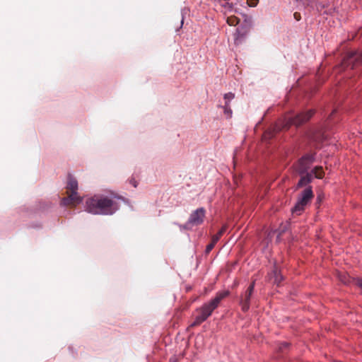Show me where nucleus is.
<instances>
[{
  "label": "nucleus",
  "instance_id": "nucleus-10",
  "mask_svg": "<svg viewBox=\"0 0 362 362\" xmlns=\"http://www.w3.org/2000/svg\"><path fill=\"white\" fill-rule=\"evenodd\" d=\"M228 228L227 225H223L222 228L220 229V230L216 234L212 236L211 242L206 246V253H209L212 249L214 247L216 243L219 240L221 237L223 235V233L226 231Z\"/></svg>",
  "mask_w": 362,
  "mask_h": 362
},
{
  "label": "nucleus",
  "instance_id": "nucleus-6",
  "mask_svg": "<svg viewBox=\"0 0 362 362\" xmlns=\"http://www.w3.org/2000/svg\"><path fill=\"white\" fill-rule=\"evenodd\" d=\"M314 161V157L313 155L307 154L303 156L298 162L296 170L299 175L305 173H310L309 171L311 165Z\"/></svg>",
  "mask_w": 362,
  "mask_h": 362
},
{
  "label": "nucleus",
  "instance_id": "nucleus-4",
  "mask_svg": "<svg viewBox=\"0 0 362 362\" xmlns=\"http://www.w3.org/2000/svg\"><path fill=\"white\" fill-rule=\"evenodd\" d=\"M313 197V192L310 186L303 190L298 196L296 204L291 209L293 215H300L305 211L306 206L310 202Z\"/></svg>",
  "mask_w": 362,
  "mask_h": 362
},
{
  "label": "nucleus",
  "instance_id": "nucleus-13",
  "mask_svg": "<svg viewBox=\"0 0 362 362\" xmlns=\"http://www.w3.org/2000/svg\"><path fill=\"white\" fill-rule=\"evenodd\" d=\"M274 273V282L279 285L283 280V276L281 274V272L277 269V268H275L273 271Z\"/></svg>",
  "mask_w": 362,
  "mask_h": 362
},
{
  "label": "nucleus",
  "instance_id": "nucleus-21",
  "mask_svg": "<svg viewBox=\"0 0 362 362\" xmlns=\"http://www.w3.org/2000/svg\"><path fill=\"white\" fill-rule=\"evenodd\" d=\"M236 35H237V37H235V40H238V38L240 37H243L245 35V33H242L240 30L239 28H238L236 30Z\"/></svg>",
  "mask_w": 362,
  "mask_h": 362
},
{
  "label": "nucleus",
  "instance_id": "nucleus-18",
  "mask_svg": "<svg viewBox=\"0 0 362 362\" xmlns=\"http://www.w3.org/2000/svg\"><path fill=\"white\" fill-rule=\"evenodd\" d=\"M289 346V344L288 342H281L279 344L278 350L279 351L283 352L284 350H286Z\"/></svg>",
  "mask_w": 362,
  "mask_h": 362
},
{
  "label": "nucleus",
  "instance_id": "nucleus-9",
  "mask_svg": "<svg viewBox=\"0 0 362 362\" xmlns=\"http://www.w3.org/2000/svg\"><path fill=\"white\" fill-rule=\"evenodd\" d=\"M362 62V51L357 52H349L346 57L344 59V66H351L354 69L356 66Z\"/></svg>",
  "mask_w": 362,
  "mask_h": 362
},
{
  "label": "nucleus",
  "instance_id": "nucleus-11",
  "mask_svg": "<svg viewBox=\"0 0 362 362\" xmlns=\"http://www.w3.org/2000/svg\"><path fill=\"white\" fill-rule=\"evenodd\" d=\"M300 175V179L297 183L296 189L307 186L313 180L312 173H305Z\"/></svg>",
  "mask_w": 362,
  "mask_h": 362
},
{
  "label": "nucleus",
  "instance_id": "nucleus-7",
  "mask_svg": "<svg viewBox=\"0 0 362 362\" xmlns=\"http://www.w3.org/2000/svg\"><path fill=\"white\" fill-rule=\"evenodd\" d=\"M255 281H252L244 293L240 297L239 304L243 312H247L250 308V302L255 289Z\"/></svg>",
  "mask_w": 362,
  "mask_h": 362
},
{
  "label": "nucleus",
  "instance_id": "nucleus-1",
  "mask_svg": "<svg viewBox=\"0 0 362 362\" xmlns=\"http://www.w3.org/2000/svg\"><path fill=\"white\" fill-rule=\"evenodd\" d=\"M86 209L93 214L111 215L117 209V204L107 197L95 195L86 202Z\"/></svg>",
  "mask_w": 362,
  "mask_h": 362
},
{
  "label": "nucleus",
  "instance_id": "nucleus-14",
  "mask_svg": "<svg viewBox=\"0 0 362 362\" xmlns=\"http://www.w3.org/2000/svg\"><path fill=\"white\" fill-rule=\"evenodd\" d=\"M227 23L230 25V26H235L237 25L239 22H240V20L238 18H237L236 16H228L227 18Z\"/></svg>",
  "mask_w": 362,
  "mask_h": 362
},
{
  "label": "nucleus",
  "instance_id": "nucleus-3",
  "mask_svg": "<svg viewBox=\"0 0 362 362\" xmlns=\"http://www.w3.org/2000/svg\"><path fill=\"white\" fill-rule=\"evenodd\" d=\"M66 188L67 197L62 199V204L63 205L76 206L82 202V198L77 193L78 182L71 174L68 175Z\"/></svg>",
  "mask_w": 362,
  "mask_h": 362
},
{
  "label": "nucleus",
  "instance_id": "nucleus-19",
  "mask_svg": "<svg viewBox=\"0 0 362 362\" xmlns=\"http://www.w3.org/2000/svg\"><path fill=\"white\" fill-rule=\"evenodd\" d=\"M259 3V0H247V4L250 7H255Z\"/></svg>",
  "mask_w": 362,
  "mask_h": 362
},
{
  "label": "nucleus",
  "instance_id": "nucleus-15",
  "mask_svg": "<svg viewBox=\"0 0 362 362\" xmlns=\"http://www.w3.org/2000/svg\"><path fill=\"white\" fill-rule=\"evenodd\" d=\"M223 109L224 114L228 118H230L232 117V110L230 108V105L229 104L224 105L223 106H221Z\"/></svg>",
  "mask_w": 362,
  "mask_h": 362
},
{
  "label": "nucleus",
  "instance_id": "nucleus-8",
  "mask_svg": "<svg viewBox=\"0 0 362 362\" xmlns=\"http://www.w3.org/2000/svg\"><path fill=\"white\" fill-rule=\"evenodd\" d=\"M206 215V210L201 207L192 211L187 221L188 226H199L203 223Z\"/></svg>",
  "mask_w": 362,
  "mask_h": 362
},
{
  "label": "nucleus",
  "instance_id": "nucleus-2",
  "mask_svg": "<svg viewBox=\"0 0 362 362\" xmlns=\"http://www.w3.org/2000/svg\"><path fill=\"white\" fill-rule=\"evenodd\" d=\"M230 295L229 291H223L218 292L215 297L208 303H204L202 307L197 310V315H196L194 322L192 323V327H196L202 324L203 322L210 317L213 311L216 309L221 300Z\"/></svg>",
  "mask_w": 362,
  "mask_h": 362
},
{
  "label": "nucleus",
  "instance_id": "nucleus-24",
  "mask_svg": "<svg viewBox=\"0 0 362 362\" xmlns=\"http://www.w3.org/2000/svg\"><path fill=\"white\" fill-rule=\"evenodd\" d=\"M169 362H178L177 359H170Z\"/></svg>",
  "mask_w": 362,
  "mask_h": 362
},
{
  "label": "nucleus",
  "instance_id": "nucleus-12",
  "mask_svg": "<svg viewBox=\"0 0 362 362\" xmlns=\"http://www.w3.org/2000/svg\"><path fill=\"white\" fill-rule=\"evenodd\" d=\"M310 173H312L313 177L315 175V177L318 179L322 178L324 175V171L321 166H316L310 171Z\"/></svg>",
  "mask_w": 362,
  "mask_h": 362
},
{
  "label": "nucleus",
  "instance_id": "nucleus-25",
  "mask_svg": "<svg viewBox=\"0 0 362 362\" xmlns=\"http://www.w3.org/2000/svg\"><path fill=\"white\" fill-rule=\"evenodd\" d=\"M358 285L360 287H362V281H358Z\"/></svg>",
  "mask_w": 362,
  "mask_h": 362
},
{
  "label": "nucleus",
  "instance_id": "nucleus-17",
  "mask_svg": "<svg viewBox=\"0 0 362 362\" xmlns=\"http://www.w3.org/2000/svg\"><path fill=\"white\" fill-rule=\"evenodd\" d=\"M235 98V94L233 93H228L224 95L225 104H229L230 102Z\"/></svg>",
  "mask_w": 362,
  "mask_h": 362
},
{
  "label": "nucleus",
  "instance_id": "nucleus-22",
  "mask_svg": "<svg viewBox=\"0 0 362 362\" xmlns=\"http://www.w3.org/2000/svg\"><path fill=\"white\" fill-rule=\"evenodd\" d=\"M129 183L131 185H132L134 187H137V181L135 180V178L134 177H132L130 180H129Z\"/></svg>",
  "mask_w": 362,
  "mask_h": 362
},
{
  "label": "nucleus",
  "instance_id": "nucleus-5",
  "mask_svg": "<svg viewBox=\"0 0 362 362\" xmlns=\"http://www.w3.org/2000/svg\"><path fill=\"white\" fill-rule=\"evenodd\" d=\"M313 114L314 111L310 110L306 112L300 113L295 117H289L284 127L288 128L291 125L300 126L304 122L308 121Z\"/></svg>",
  "mask_w": 362,
  "mask_h": 362
},
{
  "label": "nucleus",
  "instance_id": "nucleus-20",
  "mask_svg": "<svg viewBox=\"0 0 362 362\" xmlns=\"http://www.w3.org/2000/svg\"><path fill=\"white\" fill-rule=\"evenodd\" d=\"M293 18L297 21H299L301 19V15L298 12H295L293 13Z\"/></svg>",
  "mask_w": 362,
  "mask_h": 362
},
{
  "label": "nucleus",
  "instance_id": "nucleus-23",
  "mask_svg": "<svg viewBox=\"0 0 362 362\" xmlns=\"http://www.w3.org/2000/svg\"><path fill=\"white\" fill-rule=\"evenodd\" d=\"M267 134H269L268 135L269 138H271V137H272L274 136V134L272 132H266L265 134H264V137L265 138L267 137Z\"/></svg>",
  "mask_w": 362,
  "mask_h": 362
},
{
  "label": "nucleus",
  "instance_id": "nucleus-16",
  "mask_svg": "<svg viewBox=\"0 0 362 362\" xmlns=\"http://www.w3.org/2000/svg\"><path fill=\"white\" fill-rule=\"evenodd\" d=\"M303 5L305 7L314 8L316 6L315 0H300Z\"/></svg>",
  "mask_w": 362,
  "mask_h": 362
}]
</instances>
